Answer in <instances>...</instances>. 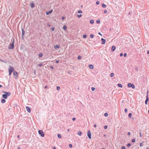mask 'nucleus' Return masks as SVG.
<instances>
[{
	"instance_id": "e2e57ef3",
	"label": "nucleus",
	"mask_w": 149,
	"mask_h": 149,
	"mask_svg": "<svg viewBox=\"0 0 149 149\" xmlns=\"http://www.w3.org/2000/svg\"><path fill=\"white\" fill-rule=\"evenodd\" d=\"M48 26L49 27H50V26L51 25H50V24H48Z\"/></svg>"
},
{
	"instance_id": "c756f323",
	"label": "nucleus",
	"mask_w": 149,
	"mask_h": 149,
	"mask_svg": "<svg viewBox=\"0 0 149 149\" xmlns=\"http://www.w3.org/2000/svg\"><path fill=\"white\" fill-rule=\"evenodd\" d=\"M96 22L97 23H100V20L99 19H98L96 21Z\"/></svg>"
},
{
	"instance_id": "9d476101",
	"label": "nucleus",
	"mask_w": 149,
	"mask_h": 149,
	"mask_svg": "<svg viewBox=\"0 0 149 149\" xmlns=\"http://www.w3.org/2000/svg\"><path fill=\"white\" fill-rule=\"evenodd\" d=\"M52 10H50V11H49L48 12H46V14L47 15H49V14H51L52 13Z\"/></svg>"
},
{
	"instance_id": "473e14b6",
	"label": "nucleus",
	"mask_w": 149,
	"mask_h": 149,
	"mask_svg": "<svg viewBox=\"0 0 149 149\" xmlns=\"http://www.w3.org/2000/svg\"><path fill=\"white\" fill-rule=\"evenodd\" d=\"M110 75L111 77H113L114 76V74L113 73H112Z\"/></svg>"
},
{
	"instance_id": "7ed1b4c3",
	"label": "nucleus",
	"mask_w": 149,
	"mask_h": 149,
	"mask_svg": "<svg viewBox=\"0 0 149 149\" xmlns=\"http://www.w3.org/2000/svg\"><path fill=\"white\" fill-rule=\"evenodd\" d=\"M38 132L39 134H40L41 136L44 137V133L42 130H39Z\"/></svg>"
},
{
	"instance_id": "69168bd1",
	"label": "nucleus",
	"mask_w": 149,
	"mask_h": 149,
	"mask_svg": "<svg viewBox=\"0 0 149 149\" xmlns=\"http://www.w3.org/2000/svg\"><path fill=\"white\" fill-rule=\"evenodd\" d=\"M2 85H0V88L2 87Z\"/></svg>"
},
{
	"instance_id": "dca6fc26",
	"label": "nucleus",
	"mask_w": 149,
	"mask_h": 149,
	"mask_svg": "<svg viewBox=\"0 0 149 149\" xmlns=\"http://www.w3.org/2000/svg\"><path fill=\"white\" fill-rule=\"evenodd\" d=\"M13 74L14 75H17V72L16 71H14L13 72Z\"/></svg>"
},
{
	"instance_id": "774afa93",
	"label": "nucleus",
	"mask_w": 149,
	"mask_h": 149,
	"mask_svg": "<svg viewBox=\"0 0 149 149\" xmlns=\"http://www.w3.org/2000/svg\"><path fill=\"white\" fill-rule=\"evenodd\" d=\"M18 149H20V148L19 147H18Z\"/></svg>"
},
{
	"instance_id": "a878e982",
	"label": "nucleus",
	"mask_w": 149,
	"mask_h": 149,
	"mask_svg": "<svg viewBox=\"0 0 149 149\" xmlns=\"http://www.w3.org/2000/svg\"><path fill=\"white\" fill-rule=\"evenodd\" d=\"M82 16V15L81 14L80 15H77V16L79 18L80 17Z\"/></svg>"
},
{
	"instance_id": "5701e85b",
	"label": "nucleus",
	"mask_w": 149,
	"mask_h": 149,
	"mask_svg": "<svg viewBox=\"0 0 149 149\" xmlns=\"http://www.w3.org/2000/svg\"><path fill=\"white\" fill-rule=\"evenodd\" d=\"M104 116L105 117H107L108 116V114L107 113H105L104 114Z\"/></svg>"
},
{
	"instance_id": "58836bf2",
	"label": "nucleus",
	"mask_w": 149,
	"mask_h": 149,
	"mask_svg": "<svg viewBox=\"0 0 149 149\" xmlns=\"http://www.w3.org/2000/svg\"><path fill=\"white\" fill-rule=\"evenodd\" d=\"M135 141V140L134 139H132V143H134V142Z\"/></svg>"
},
{
	"instance_id": "79ce46f5",
	"label": "nucleus",
	"mask_w": 149,
	"mask_h": 149,
	"mask_svg": "<svg viewBox=\"0 0 149 149\" xmlns=\"http://www.w3.org/2000/svg\"><path fill=\"white\" fill-rule=\"evenodd\" d=\"M69 147L70 148H71L72 146V145L71 144H70L69 145Z\"/></svg>"
},
{
	"instance_id": "5fc2aeb1",
	"label": "nucleus",
	"mask_w": 149,
	"mask_h": 149,
	"mask_svg": "<svg viewBox=\"0 0 149 149\" xmlns=\"http://www.w3.org/2000/svg\"><path fill=\"white\" fill-rule=\"evenodd\" d=\"M56 63H58L59 62L58 60H56Z\"/></svg>"
},
{
	"instance_id": "de8ad7c7",
	"label": "nucleus",
	"mask_w": 149,
	"mask_h": 149,
	"mask_svg": "<svg viewBox=\"0 0 149 149\" xmlns=\"http://www.w3.org/2000/svg\"><path fill=\"white\" fill-rule=\"evenodd\" d=\"M127 54L126 53H125L124 54V57H126L127 56Z\"/></svg>"
},
{
	"instance_id": "8fccbe9b",
	"label": "nucleus",
	"mask_w": 149,
	"mask_h": 149,
	"mask_svg": "<svg viewBox=\"0 0 149 149\" xmlns=\"http://www.w3.org/2000/svg\"><path fill=\"white\" fill-rule=\"evenodd\" d=\"M72 120L73 121H74V120H75V118H72Z\"/></svg>"
},
{
	"instance_id": "680f3d73",
	"label": "nucleus",
	"mask_w": 149,
	"mask_h": 149,
	"mask_svg": "<svg viewBox=\"0 0 149 149\" xmlns=\"http://www.w3.org/2000/svg\"><path fill=\"white\" fill-rule=\"evenodd\" d=\"M53 149H56V148L55 147H53Z\"/></svg>"
},
{
	"instance_id": "c03bdc74",
	"label": "nucleus",
	"mask_w": 149,
	"mask_h": 149,
	"mask_svg": "<svg viewBox=\"0 0 149 149\" xmlns=\"http://www.w3.org/2000/svg\"><path fill=\"white\" fill-rule=\"evenodd\" d=\"M127 109H125V112L127 113Z\"/></svg>"
},
{
	"instance_id": "a211bd4d",
	"label": "nucleus",
	"mask_w": 149,
	"mask_h": 149,
	"mask_svg": "<svg viewBox=\"0 0 149 149\" xmlns=\"http://www.w3.org/2000/svg\"><path fill=\"white\" fill-rule=\"evenodd\" d=\"M132 116V114L131 113H130L129 114L128 116L129 118H131Z\"/></svg>"
},
{
	"instance_id": "9b49d317",
	"label": "nucleus",
	"mask_w": 149,
	"mask_h": 149,
	"mask_svg": "<svg viewBox=\"0 0 149 149\" xmlns=\"http://www.w3.org/2000/svg\"><path fill=\"white\" fill-rule=\"evenodd\" d=\"M116 48L115 46H113L111 48V50L112 51H114L116 49Z\"/></svg>"
},
{
	"instance_id": "603ef678",
	"label": "nucleus",
	"mask_w": 149,
	"mask_h": 149,
	"mask_svg": "<svg viewBox=\"0 0 149 149\" xmlns=\"http://www.w3.org/2000/svg\"><path fill=\"white\" fill-rule=\"evenodd\" d=\"M123 56V54L122 53H121L120 54V56Z\"/></svg>"
},
{
	"instance_id": "13d9d810",
	"label": "nucleus",
	"mask_w": 149,
	"mask_h": 149,
	"mask_svg": "<svg viewBox=\"0 0 149 149\" xmlns=\"http://www.w3.org/2000/svg\"><path fill=\"white\" fill-rule=\"evenodd\" d=\"M98 34H99V35H101V36H102V34L100 33V32H99V33H98Z\"/></svg>"
},
{
	"instance_id": "393cba45",
	"label": "nucleus",
	"mask_w": 149,
	"mask_h": 149,
	"mask_svg": "<svg viewBox=\"0 0 149 149\" xmlns=\"http://www.w3.org/2000/svg\"><path fill=\"white\" fill-rule=\"evenodd\" d=\"M102 6L103 8H105L106 6V5L104 4H103L102 5Z\"/></svg>"
},
{
	"instance_id": "4be33fe9",
	"label": "nucleus",
	"mask_w": 149,
	"mask_h": 149,
	"mask_svg": "<svg viewBox=\"0 0 149 149\" xmlns=\"http://www.w3.org/2000/svg\"><path fill=\"white\" fill-rule=\"evenodd\" d=\"M118 86L120 87H122V85L121 84H118Z\"/></svg>"
},
{
	"instance_id": "6e6552de",
	"label": "nucleus",
	"mask_w": 149,
	"mask_h": 149,
	"mask_svg": "<svg viewBox=\"0 0 149 149\" xmlns=\"http://www.w3.org/2000/svg\"><path fill=\"white\" fill-rule=\"evenodd\" d=\"M26 109L28 112L30 113L31 112V109L29 107H26Z\"/></svg>"
},
{
	"instance_id": "6ab92c4d",
	"label": "nucleus",
	"mask_w": 149,
	"mask_h": 149,
	"mask_svg": "<svg viewBox=\"0 0 149 149\" xmlns=\"http://www.w3.org/2000/svg\"><path fill=\"white\" fill-rule=\"evenodd\" d=\"M90 22L91 24H93L94 23V21L93 20H90Z\"/></svg>"
},
{
	"instance_id": "864d4df0",
	"label": "nucleus",
	"mask_w": 149,
	"mask_h": 149,
	"mask_svg": "<svg viewBox=\"0 0 149 149\" xmlns=\"http://www.w3.org/2000/svg\"><path fill=\"white\" fill-rule=\"evenodd\" d=\"M50 68L52 69H54V67L52 66H50Z\"/></svg>"
},
{
	"instance_id": "6e6d98bb",
	"label": "nucleus",
	"mask_w": 149,
	"mask_h": 149,
	"mask_svg": "<svg viewBox=\"0 0 149 149\" xmlns=\"http://www.w3.org/2000/svg\"><path fill=\"white\" fill-rule=\"evenodd\" d=\"M62 20H63V19H65V17H62Z\"/></svg>"
},
{
	"instance_id": "aec40b11",
	"label": "nucleus",
	"mask_w": 149,
	"mask_h": 149,
	"mask_svg": "<svg viewBox=\"0 0 149 149\" xmlns=\"http://www.w3.org/2000/svg\"><path fill=\"white\" fill-rule=\"evenodd\" d=\"M67 29V27L65 25H64L63 27V29L64 30H66Z\"/></svg>"
},
{
	"instance_id": "c85d7f7f",
	"label": "nucleus",
	"mask_w": 149,
	"mask_h": 149,
	"mask_svg": "<svg viewBox=\"0 0 149 149\" xmlns=\"http://www.w3.org/2000/svg\"><path fill=\"white\" fill-rule=\"evenodd\" d=\"M56 88H57V89L58 90H60V87L59 86H58L56 87Z\"/></svg>"
},
{
	"instance_id": "c9c22d12",
	"label": "nucleus",
	"mask_w": 149,
	"mask_h": 149,
	"mask_svg": "<svg viewBox=\"0 0 149 149\" xmlns=\"http://www.w3.org/2000/svg\"><path fill=\"white\" fill-rule=\"evenodd\" d=\"M77 58L78 59H81V57L80 56H79Z\"/></svg>"
},
{
	"instance_id": "3c124183",
	"label": "nucleus",
	"mask_w": 149,
	"mask_h": 149,
	"mask_svg": "<svg viewBox=\"0 0 149 149\" xmlns=\"http://www.w3.org/2000/svg\"><path fill=\"white\" fill-rule=\"evenodd\" d=\"M140 136L141 137H142V135H141V132H140Z\"/></svg>"
},
{
	"instance_id": "cd10ccee",
	"label": "nucleus",
	"mask_w": 149,
	"mask_h": 149,
	"mask_svg": "<svg viewBox=\"0 0 149 149\" xmlns=\"http://www.w3.org/2000/svg\"><path fill=\"white\" fill-rule=\"evenodd\" d=\"M43 64L42 63H40V64H39L38 65L39 66V67H41L43 65Z\"/></svg>"
},
{
	"instance_id": "ddd939ff",
	"label": "nucleus",
	"mask_w": 149,
	"mask_h": 149,
	"mask_svg": "<svg viewBox=\"0 0 149 149\" xmlns=\"http://www.w3.org/2000/svg\"><path fill=\"white\" fill-rule=\"evenodd\" d=\"M2 97L4 99H6L7 98V96L6 95L4 94L2 95Z\"/></svg>"
},
{
	"instance_id": "b1692460",
	"label": "nucleus",
	"mask_w": 149,
	"mask_h": 149,
	"mask_svg": "<svg viewBox=\"0 0 149 149\" xmlns=\"http://www.w3.org/2000/svg\"><path fill=\"white\" fill-rule=\"evenodd\" d=\"M57 136L58 138H61V135L60 134H58L57 135Z\"/></svg>"
},
{
	"instance_id": "f8f14e48",
	"label": "nucleus",
	"mask_w": 149,
	"mask_h": 149,
	"mask_svg": "<svg viewBox=\"0 0 149 149\" xmlns=\"http://www.w3.org/2000/svg\"><path fill=\"white\" fill-rule=\"evenodd\" d=\"M30 4L32 8H33L35 6L34 4L33 3H31Z\"/></svg>"
},
{
	"instance_id": "f257e3e1",
	"label": "nucleus",
	"mask_w": 149,
	"mask_h": 149,
	"mask_svg": "<svg viewBox=\"0 0 149 149\" xmlns=\"http://www.w3.org/2000/svg\"><path fill=\"white\" fill-rule=\"evenodd\" d=\"M8 70L9 71V75H10L11 73L14 71V69L13 67L10 66V68L8 69Z\"/></svg>"
},
{
	"instance_id": "4468645a",
	"label": "nucleus",
	"mask_w": 149,
	"mask_h": 149,
	"mask_svg": "<svg viewBox=\"0 0 149 149\" xmlns=\"http://www.w3.org/2000/svg\"><path fill=\"white\" fill-rule=\"evenodd\" d=\"M89 68L91 69H93L94 68L93 66L92 65H89Z\"/></svg>"
},
{
	"instance_id": "49530a36",
	"label": "nucleus",
	"mask_w": 149,
	"mask_h": 149,
	"mask_svg": "<svg viewBox=\"0 0 149 149\" xmlns=\"http://www.w3.org/2000/svg\"><path fill=\"white\" fill-rule=\"evenodd\" d=\"M104 127L105 129H106L107 128V126H104Z\"/></svg>"
},
{
	"instance_id": "f03ea898",
	"label": "nucleus",
	"mask_w": 149,
	"mask_h": 149,
	"mask_svg": "<svg viewBox=\"0 0 149 149\" xmlns=\"http://www.w3.org/2000/svg\"><path fill=\"white\" fill-rule=\"evenodd\" d=\"M14 39L12 42V43H11L9 46V48L10 49H13L14 48Z\"/></svg>"
},
{
	"instance_id": "e433bc0d",
	"label": "nucleus",
	"mask_w": 149,
	"mask_h": 149,
	"mask_svg": "<svg viewBox=\"0 0 149 149\" xmlns=\"http://www.w3.org/2000/svg\"><path fill=\"white\" fill-rule=\"evenodd\" d=\"M90 36L91 38H93V37H94V35H93V34H91V35H90Z\"/></svg>"
},
{
	"instance_id": "72a5a7b5",
	"label": "nucleus",
	"mask_w": 149,
	"mask_h": 149,
	"mask_svg": "<svg viewBox=\"0 0 149 149\" xmlns=\"http://www.w3.org/2000/svg\"><path fill=\"white\" fill-rule=\"evenodd\" d=\"M91 89L92 91H95V88L94 87H92L91 88Z\"/></svg>"
},
{
	"instance_id": "412c9836",
	"label": "nucleus",
	"mask_w": 149,
	"mask_h": 149,
	"mask_svg": "<svg viewBox=\"0 0 149 149\" xmlns=\"http://www.w3.org/2000/svg\"><path fill=\"white\" fill-rule=\"evenodd\" d=\"M38 56H39V57H40V58L42 57V54H41V53L39 54V55H38Z\"/></svg>"
},
{
	"instance_id": "4d7b16f0",
	"label": "nucleus",
	"mask_w": 149,
	"mask_h": 149,
	"mask_svg": "<svg viewBox=\"0 0 149 149\" xmlns=\"http://www.w3.org/2000/svg\"><path fill=\"white\" fill-rule=\"evenodd\" d=\"M97 126V125L96 124H95L94 125V127H95Z\"/></svg>"
},
{
	"instance_id": "bb28decb",
	"label": "nucleus",
	"mask_w": 149,
	"mask_h": 149,
	"mask_svg": "<svg viewBox=\"0 0 149 149\" xmlns=\"http://www.w3.org/2000/svg\"><path fill=\"white\" fill-rule=\"evenodd\" d=\"M78 134L79 136L81 135V132H78Z\"/></svg>"
},
{
	"instance_id": "0e129e2a",
	"label": "nucleus",
	"mask_w": 149,
	"mask_h": 149,
	"mask_svg": "<svg viewBox=\"0 0 149 149\" xmlns=\"http://www.w3.org/2000/svg\"><path fill=\"white\" fill-rule=\"evenodd\" d=\"M47 88V86H45V88Z\"/></svg>"
},
{
	"instance_id": "7c9ffc66",
	"label": "nucleus",
	"mask_w": 149,
	"mask_h": 149,
	"mask_svg": "<svg viewBox=\"0 0 149 149\" xmlns=\"http://www.w3.org/2000/svg\"><path fill=\"white\" fill-rule=\"evenodd\" d=\"M83 37L84 38H85L86 37V36L85 35H84L83 36Z\"/></svg>"
},
{
	"instance_id": "f704fd0d",
	"label": "nucleus",
	"mask_w": 149,
	"mask_h": 149,
	"mask_svg": "<svg viewBox=\"0 0 149 149\" xmlns=\"http://www.w3.org/2000/svg\"><path fill=\"white\" fill-rule=\"evenodd\" d=\"M78 13H82V11L81 10H79L78 11Z\"/></svg>"
},
{
	"instance_id": "423d86ee",
	"label": "nucleus",
	"mask_w": 149,
	"mask_h": 149,
	"mask_svg": "<svg viewBox=\"0 0 149 149\" xmlns=\"http://www.w3.org/2000/svg\"><path fill=\"white\" fill-rule=\"evenodd\" d=\"M3 93H5V94L7 96V97L9 96L10 95V93L9 92H5V91H3Z\"/></svg>"
},
{
	"instance_id": "39448f33",
	"label": "nucleus",
	"mask_w": 149,
	"mask_h": 149,
	"mask_svg": "<svg viewBox=\"0 0 149 149\" xmlns=\"http://www.w3.org/2000/svg\"><path fill=\"white\" fill-rule=\"evenodd\" d=\"M128 86L129 87H132L133 88H135V86L133 84H131V83H129L128 84Z\"/></svg>"
},
{
	"instance_id": "1a4fd4ad",
	"label": "nucleus",
	"mask_w": 149,
	"mask_h": 149,
	"mask_svg": "<svg viewBox=\"0 0 149 149\" xmlns=\"http://www.w3.org/2000/svg\"><path fill=\"white\" fill-rule=\"evenodd\" d=\"M102 41V44H104L106 42V40L103 38H102L101 39Z\"/></svg>"
},
{
	"instance_id": "052dcab7",
	"label": "nucleus",
	"mask_w": 149,
	"mask_h": 149,
	"mask_svg": "<svg viewBox=\"0 0 149 149\" xmlns=\"http://www.w3.org/2000/svg\"><path fill=\"white\" fill-rule=\"evenodd\" d=\"M142 145V143H140V146H141Z\"/></svg>"
},
{
	"instance_id": "37998d69",
	"label": "nucleus",
	"mask_w": 149,
	"mask_h": 149,
	"mask_svg": "<svg viewBox=\"0 0 149 149\" xmlns=\"http://www.w3.org/2000/svg\"><path fill=\"white\" fill-rule=\"evenodd\" d=\"M54 27H52L51 28V30L52 31H54Z\"/></svg>"
},
{
	"instance_id": "20e7f679",
	"label": "nucleus",
	"mask_w": 149,
	"mask_h": 149,
	"mask_svg": "<svg viewBox=\"0 0 149 149\" xmlns=\"http://www.w3.org/2000/svg\"><path fill=\"white\" fill-rule=\"evenodd\" d=\"M87 136H88V138L90 139H91V133L90 131L89 130L87 132Z\"/></svg>"
},
{
	"instance_id": "f3484780",
	"label": "nucleus",
	"mask_w": 149,
	"mask_h": 149,
	"mask_svg": "<svg viewBox=\"0 0 149 149\" xmlns=\"http://www.w3.org/2000/svg\"><path fill=\"white\" fill-rule=\"evenodd\" d=\"M1 102L2 103H4L6 102V100L4 99H3L1 100Z\"/></svg>"
},
{
	"instance_id": "bf43d9fd",
	"label": "nucleus",
	"mask_w": 149,
	"mask_h": 149,
	"mask_svg": "<svg viewBox=\"0 0 149 149\" xmlns=\"http://www.w3.org/2000/svg\"><path fill=\"white\" fill-rule=\"evenodd\" d=\"M147 54H149V50H148V51H147Z\"/></svg>"
},
{
	"instance_id": "338daca9",
	"label": "nucleus",
	"mask_w": 149,
	"mask_h": 149,
	"mask_svg": "<svg viewBox=\"0 0 149 149\" xmlns=\"http://www.w3.org/2000/svg\"><path fill=\"white\" fill-rule=\"evenodd\" d=\"M70 131V129H68V131Z\"/></svg>"
},
{
	"instance_id": "0eeeda50",
	"label": "nucleus",
	"mask_w": 149,
	"mask_h": 149,
	"mask_svg": "<svg viewBox=\"0 0 149 149\" xmlns=\"http://www.w3.org/2000/svg\"><path fill=\"white\" fill-rule=\"evenodd\" d=\"M148 92H147V98H146V101H145V103L146 104H148Z\"/></svg>"
},
{
	"instance_id": "ea45409f",
	"label": "nucleus",
	"mask_w": 149,
	"mask_h": 149,
	"mask_svg": "<svg viewBox=\"0 0 149 149\" xmlns=\"http://www.w3.org/2000/svg\"><path fill=\"white\" fill-rule=\"evenodd\" d=\"M121 149H125V146H122L121 147Z\"/></svg>"
},
{
	"instance_id": "a18cd8bd",
	"label": "nucleus",
	"mask_w": 149,
	"mask_h": 149,
	"mask_svg": "<svg viewBox=\"0 0 149 149\" xmlns=\"http://www.w3.org/2000/svg\"><path fill=\"white\" fill-rule=\"evenodd\" d=\"M127 134H128V135H130L131 134V133L130 132H128V133H127Z\"/></svg>"
},
{
	"instance_id": "2f4dec72",
	"label": "nucleus",
	"mask_w": 149,
	"mask_h": 149,
	"mask_svg": "<svg viewBox=\"0 0 149 149\" xmlns=\"http://www.w3.org/2000/svg\"><path fill=\"white\" fill-rule=\"evenodd\" d=\"M54 48H55V49H56L58 48H59V47L57 45H56L55 46H54Z\"/></svg>"
},
{
	"instance_id": "09e8293b",
	"label": "nucleus",
	"mask_w": 149,
	"mask_h": 149,
	"mask_svg": "<svg viewBox=\"0 0 149 149\" xmlns=\"http://www.w3.org/2000/svg\"><path fill=\"white\" fill-rule=\"evenodd\" d=\"M107 10H104V13H107Z\"/></svg>"
},
{
	"instance_id": "2eb2a0df",
	"label": "nucleus",
	"mask_w": 149,
	"mask_h": 149,
	"mask_svg": "<svg viewBox=\"0 0 149 149\" xmlns=\"http://www.w3.org/2000/svg\"><path fill=\"white\" fill-rule=\"evenodd\" d=\"M22 36L25 33V31L23 29H22Z\"/></svg>"
},
{
	"instance_id": "a19ab883",
	"label": "nucleus",
	"mask_w": 149,
	"mask_h": 149,
	"mask_svg": "<svg viewBox=\"0 0 149 149\" xmlns=\"http://www.w3.org/2000/svg\"><path fill=\"white\" fill-rule=\"evenodd\" d=\"M96 3L97 4V5H98V4H99L100 3V2H99V1H97L96 2Z\"/></svg>"
},
{
	"instance_id": "4c0bfd02",
	"label": "nucleus",
	"mask_w": 149,
	"mask_h": 149,
	"mask_svg": "<svg viewBox=\"0 0 149 149\" xmlns=\"http://www.w3.org/2000/svg\"><path fill=\"white\" fill-rule=\"evenodd\" d=\"M131 145V144H130V143H128V144H127V146L128 147H129V146H130Z\"/></svg>"
}]
</instances>
